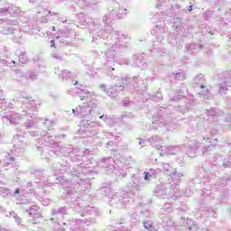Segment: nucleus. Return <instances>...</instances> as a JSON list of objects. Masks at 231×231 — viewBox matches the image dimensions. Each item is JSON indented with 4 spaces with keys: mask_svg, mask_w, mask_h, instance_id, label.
Masks as SVG:
<instances>
[{
    "mask_svg": "<svg viewBox=\"0 0 231 231\" xmlns=\"http://www.w3.org/2000/svg\"><path fill=\"white\" fill-rule=\"evenodd\" d=\"M143 226H144V228H146V230H151V228H152V222L146 221L143 223Z\"/></svg>",
    "mask_w": 231,
    "mask_h": 231,
    "instance_id": "1",
    "label": "nucleus"
},
{
    "mask_svg": "<svg viewBox=\"0 0 231 231\" xmlns=\"http://www.w3.org/2000/svg\"><path fill=\"white\" fill-rule=\"evenodd\" d=\"M51 48H55V42L53 40L51 41Z\"/></svg>",
    "mask_w": 231,
    "mask_h": 231,
    "instance_id": "2",
    "label": "nucleus"
},
{
    "mask_svg": "<svg viewBox=\"0 0 231 231\" xmlns=\"http://www.w3.org/2000/svg\"><path fill=\"white\" fill-rule=\"evenodd\" d=\"M144 174H145L144 180H149V176H151L149 175V172H144Z\"/></svg>",
    "mask_w": 231,
    "mask_h": 231,
    "instance_id": "3",
    "label": "nucleus"
},
{
    "mask_svg": "<svg viewBox=\"0 0 231 231\" xmlns=\"http://www.w3.org/2000/svg\"><path fill=\"white\" fill-rule=\"evenodd\" d=\"M19 192H21V189H16L15 191H14V194H19Z\"/></svg>",
    "mask_w": 231,
    "mask_h": 231,
    "instance_id": "4",
    "label": "nucleus"
},
{
    "mask_svg": "<svg viewBox=\"0 0 231 231\" xmlns=\"http://www.w3.org/2000/svg\"><path fill=\"white\" fill-rule=\"evenodd\" d=\"M200 89H205V85H201Z\"/></svg>",
    "mask_w": 231,
    "mask_h": 231,
    "instance_id": "5",
    "label": "nucleus"
},
{
    "mask_svg": "<svg viewBox=\"0 0 231 231\" xmlns=\"http://www.w3.org/2000/svg\"><path fill=\"white\" fill-rule=\"evenodd\" d=\"M189 12H192V5L189 6Z\"/></svg>",
    "mask_w": 231,
    "mask_h": 231,
    "instance_id": "6",
    "label": "nucleus"
},
{
    "mask_svg": "<svg viewBox=\"0 0 231 231\" xmlns=\"http://www.w3.org/2000/svg\"><path fill=\"white\" fill-rule=\"evenodd\" d=\"M52 32H55V26H52Z\"/></svg>",
    "mask_w": 231,
    "mask_h": 231,
    "instance_id": "7",
    "label": "nucleus"
},
{
    "mask_svg": "<svg viewBox=\"0 0 231 231\" xmlns=\"http://www.w3.org/2000/svg\"><path fill=\"white\" fill-rule=\"evenodd\" d=\"M99 118H104V116H101Z\"/></svg>",
    "mask_w": 231,
    "mask_h": 231,
    "instance_id": "8",
    "label": "nucleus"
}]
</instances>
